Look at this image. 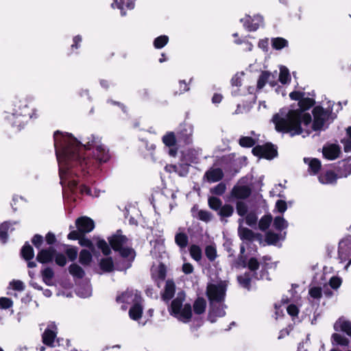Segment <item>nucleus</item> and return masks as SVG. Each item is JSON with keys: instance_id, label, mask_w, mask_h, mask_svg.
Here are the masks:
<instances>
[{"instance_id": "25", "label": "nucleus", "mask_w": 351, "mask_h": 351, "mask_svg": "<svg viewBox=\"0 0 351 351\" xmlns=\"http://www.w3.org/2000/svg\"><path fill=\"white\" fill-rule=\"evenodd\" d=\"M304 161L308 166V171L312 174L318 173L321 168V162L317 158H304Z\"/></svg>"}, {"instance_id": "36", "label": "nucleus", "mask_w": 351, "mask_h": 351, "mask_svg": "<svg viewBox=\"0 0 351 351\" xmlns=\"http://www.w3.org/2000/svg\"><path fill=\"white\" fill-rule=\"evenodd\" d=\"M284 238L285 237H282V234H276L271 231L267 232L265 235L266 241L271 245H276L280 240L284 239Z\"/></svg>"}, {"instance_id": "30", "label": "nucleus", "mask_w": 351, "mask_h": 351, "mask_svg": "<svg viewBox=\"0 0 351 351\" xmlns=\"http://www.w3.org/2000/svg\"><path fill=\"white\" fill-rule=\"evenodd\" d=\"M351 174V160L343 161L339 166V177H347Z\"/></svg>"}, {"instance_id": "40", "label": "nucleus", "mask_w": 351, "mask_h": 351, "mask_svg": "<svg viewBox=\"0 0 351 351\" xmlns=\"http://www.w3.org/2000/svg\"><path fill=\"white\" fill-rule=\"evenodd\" d=\"M69 271L73 277L77 278H82L84 276V271L77 264L71 265Z\"/></svg>"}, {"instance_id": "28", "label": "nucleus", "mask_w": 351, "mask_h": 351, "mask_svg": "<svg viewBox=\"0 0 351 351\" xmlns=\"http://www.w3.org/2000/svg\"><path fill=\"white\" fill-rule=\"evenodd\" d=\"M10 222H4L0 226V240L2 243H5L8 239V232H11L14 229Z\"/></svg>"}, {"instance_id": "59", "label": "nucleus", "mask_w": 351, "mask_h": 351, "mask_svg": "<svg viewBox=\"0 0 351 351\" xmlns=\"http://www.w3.org/2000/svg\"><path fill=\"white\" fill-rule=\"evenodd\" d=\"M287 209V205L284 200L279 199L276 202L274 212L284 213Z\"/></svg>"}, {"instance_id": "52", "label": "nucleus", "mask_w": 351, "mask_h": 351, "mask_svg": "<svg viewBox=\"0 0 351 351\" xmlns=\"http://www.w3.org/2000/svg\"><path fill=\"white\" fill-rule=\"evenodd\" d=\"M208 204L210 208L215 210H219L222 207V202L216 197H210L208 199Z\"/></svg>"}, {"instance_id": "6", "label": "nucleus", "mask_w": 351, "mask_h": 351, "mask_svg": "<svg viewBox=\"0 0 351 351\" xmlns=\"http://www.w3.org/2000/svg\"><path fill=\"white\" fill-rule=\"evenodd\" d=\"M108 241L111 247L121 256L134 258V252L131 247L130 241L122 234L121 230H117L114 234L108 237Z\"/></svg>"}, {"instance_id": "60", "label": "nucleus", "mask_w": 351, "mask_h": 351, "mask_svg": "<svg viewBox=\"0 0 351 351\" xmlns=\"http://www.w3.org/2000/svg\"><path fill=\"white\" fill-rule=\"evenodd\" d=\"M65 253L70 261H74L77 256V250L74 247H67Z\"/></svg>"}, {"instance_id": "12", "label": "nucleus", "mask_w": 351, "mask_h": 351, "mask_svg": "<svg viewBox=\"0 0 351 351\" xmlns=\"http://www.w3.org/2000/svg\"><path fill=\"white\" fill-rule=\"evenodd\" d=\"M117 301L119 303H125L132 306L135 303L142 302V298L136 290H127L121 295L117 296Z\"/></svg>"}, {"instance_id": "63", "label": "nucleus", "mask_w": 351, "mask_h": 351, "mask_svg": "<svg viewBox=\"0 0 351 351\" xmlns=\"http://www.w3.org/2000/svg\"><path fill=\"white\" fill-rule=\"evenodd\" d=\"M198 218L204 221L208 222L211 220L212 215L206 210H201L197 213Z\"/></svg>"}, {"instance_id": "14", "label": "nucleus", "mask_w": 351, "mask_h": 351, "mask_svg": "<svg viewBox=\"0 0 351 351\" xmlns=\"http://www.w3.org/2000/svg\"><path fill=\"white\" fill-rule=\"evenodd\" d=\"M243 26L250 32L256 31L263 25V19L261 15H255L253 18L247 15L244 19H241Z\"/></svg>"}, {"instance_id": "50", "label": "nucleus", "mask_w": 351, "mask_h": 351, "mask_svg": "<svg viewBox=\"0 0 351 351\" xmlns=\"http://www.w3.org/2000/svg\"><path fill=\"white\" fill-rule=\"evenodd\" d=\"M77 294L81 298H88L91 295V288L88 285L84 287H80L77 289Z\"/></svg>"}, {"instance_id": "56", "label": "nucleus", "mask_w": 351, "mask_h": 351, "mask_svg": "<svg viewBox=\"0 0 351 351\" xmlns=\"http://www.w3.org/2000/svg\"><path fill=\"white\" fill-rule=\"evenodd\" d=\"M332 340L338 345L348 346L349 341L347 338L344 337L340 334L335 333L332 336Z\"/></svg>"}, {"instance_id": "17", "label": "nucleus", "mask_w": 351, "mask_h": 351, "mask_svg": "<svg viewBox=\"0 0 351 351\" xmlns=\"http://www.w3.org/2000/svg\"><path fill=\"white\" fill-rule=\"evenodd\" d=\"M322 152L324 158L332 160L339 157L341 151L338 145L327 144L324 146Z\"/></svg>"}, {"instance_id": "47", "label": "nucleus", "mask_w": 351, "mask_h": 351, "mask_svg": "<svg viewBox=\"0 0 351 351\" xmlns=\"http://www.w3.org/2000/svg\"><path fill=\"white\" fill-rule=\"evenodd\" d=\"M189 252L191 257L196 261H199L202 259V250L198 245H192L189 248Z\"/></svg>"}, {"instance_id": "61", "label": "nucleus", "mask_w": 351, "mask_h": 351, "mask_svg": "<svg viewBox=\"0 0 351 351\" xmlns=\"http://www.w3.org/2000/svg\"><path fill=\"white\" fill-rule=\"evenodd\" d=\"M341 278L337 276H333L330 278L329 280V285L330 287L335 290L337 289L341 286Z\"/></svg>"}, {"instance_id": "38", "label": "nucleus", "mask_w": 351, "mask_h": 351, "mask_svg": "<svg viewBox=\"0 0 351 351\" xmlns=\"http://www.w3.org/2000/svg\"><path fill=\"white\" fill-rule=\"evenodd\" d=\"M345 152H351V126L346 129V136L341 141Z\"/></svg>"}, {"instance_id": "62", "label": "nucleus", "mask_w": 351, "mask_h": 351, "mask_svg": "<svg viewBox=\"0 0 351 351\" xmlns=\"http://www.w3.org/2000/svg\"><path fill=\"white\" fill-rule=\"evenodd\" d=\"M226 184L221 182L211 189V192L215 195H221L226 191Z\"/></svg>"}, {"instance_id": "19", "label": "nucleus", "mask_w": 351, "mask_h": 351, "mask_svg": "<svg viewBox=\"0 0 351 351\" xmlns=\"http://www.w3.org/2000/svg\"><path fill=\"white\" fill-rule=\"evenodd\" d=\"M202 154L200 148L189 149L183 154L184 160L186 163H196Z\"/></svg>"}, {"instance_id": "20", "label": "nucleus", "mask_w": 351, "mask_h": 351, "mask_svg": "<svg viewBox=\"0 0 351 351\" xmlns=\"http://www.w3.org/2000/svg\"><path fill=\"white\" fill-rule=\"evenodd\" d=\"M336 331H342L351 337V322L344 317H340L334 324Z\"/></svg>"}, {"instance_id": "42", "label": "nucleus", "mask_w": 351, "mask_h": 351, "mask_svg": "<svg viewBox=\"0 0 351 351\" xmlns=\"http://www.w3.org/2000/svg\"><path fill=\"white\" fill-rule=\"evenodd\" d=\"M272 221V217L271 215H264L258 222L259 229L262 231H265L268 229Z\"/></svg>"}, {"instance_id": "41", "label": "nucleus", "mask_w": 351, "mask_h": 351, "mask_svg": "<svg viewBox=\"0 0 351 351\" xmlns=\"http://www.w3.org/2000/svg\"><path fill=\"white\" fill-rule=\"evenodd\" d=\"M279 80L283 84L289 83L291 80L289 70L284 66L280 67Z\"/></svg>"}, {"instance_id": "58", "label": "nucleus", "mask_w": 351, "mask_h": 351, "mask_svg": "<svg viewBox=\"0 0 351 351\" xmlns=\"http://www.w3.org/2000/svg\"><path fill=\"white\" fill-rule=\"evenodd\" d=\"M311 298L319 300L322 297V290L319 287H311L308 291Z\"/></svg>"}, {"instance_id": "24", "label": "nucleus", "mask_w": 351, "mask_h": 351, "mask_svg": "<svg viewBox=\"0 0 351 351\" xmlns=\"http://www.w3.org/2000/svg\"><path fill=\"white\" fill-rule=\"evenodd\" d=\"M243 220L244 219L243 218H241L239 219V227L238 229L239 235L241 240L251 241L254 238V232L251 230L241 226V224L243 223Z\"/></svg>"}, {"instance_id": "49", "label": "nucleus", "mask_w": 351, "mask_h": 351, "mask_svg": "<svg viewBox=\"0 0 351 351\" xmlns=\"http://www.w3.org/2000/svg\"><path fill=\"white\" fill-rule=\"evenodd\" d=\"M84 234H79V237L77 239V240H79L80 245L82 246L88 247L92 251V252H94L95 246L93 245V243L90 239L85 238L84 237Z\"/></svg>"}, {"instance_id": "4", "label": "nucleus", "mask_w": 351, "mask_h": 351, "mask_svg": "<svg viewBox=\"0 0 351 351\" xmlns=\"http://www.w3.org/2000/svg\"><path fill=\"white\" fill-rule=\"evenodd\" d=\"M185 294L184 292H178L176 298H174L170 306L169 311L170 315L175 317L179 321L183 323H188L192 317V309L190 304L184 302Z\"/></svg>"}, {"instance_id": "8", "label": "nucleus", "mask_w": 351, "mask_h": 351, "mask_svg": "<svg viewBox=\"0 0 351 351\" xmlns=\"http://www.w3.org/2000/svg\"><path fill=\"white\" fill-rule=\"evenodd\" d=\"M314 120L313 123H310L308 127L302 123V129L308 128L310 133L314 130H321L324 129L326 121L329 117L328 111L325 110L323 108L317 106L313 110Z\"/></svg>"}, {"instance_id": "48", "label": "nucleus", "mask_w": 351, "mask_h": 351, "mask_svg": "<svg viewBox=\"0 0 351 351\" xmlns=\"http://www.w3.org/2000/svg\"><path fill=\"white\" fill-rule=\"evenodd\" d=\"M168 41L169 37L167 36H160L154 39V46L156 49H161L167 44Z\"/></svg>"}, {"instance_id": "44", "label": "nucleus", "mask_w": 351, "mask_h": 351, "mask_svg": "<svg viewBox=\"0 0 351 351\" xmlns=\"http://www.w3.org/2000/svg\"><path fill=\"white\" fill-rule=\"evenodd\" d=\"M234 213V208L230 204H225L218 211V215L221 217H229Z\"/></svg>"}, {"instance_id": "35", "label": "nucleus", "mask_w": 351, "mask_h": 351, "mask_svg": "<svg viewBox=\"0 0 351 351\" xmlns=\"http://www.w3.org/2000/svg\"><path fill=\"white\" fill-rule=\"evenodd\" d=\"M272 47L276 50H280L288 46V41L281 37L273 38L271 40Z\"/></svg>"}, {"instance_id": "64", "label": "nucleus", "mask_w": 351, "mask_h": 351, "mask_svg": "<svg viewBox=\"0 0 351 351\" xmlns=\"http://www.w3.org/2000/svg\"><path fill=\"white\" fill-rule=\"evenodd\" d=\"M55 261L59 266H64L66 263V257L63 254L56 252L54 256Z\"/></svg>"}, {"instance_id": "5", "label": "nucleus", "mask_w": 351, "mask_h": 351, "mask_svg": "<svg viewBox=\"0 0 351 351\" xmlns=\"http://www.w3.org/2000/svg\"><path fill=\"white\" fill-rule=\"evenodd\" d=\"M33 117L27 99H16L14 102L12 113L8 117L13 126L18 129L23 128L29 119Z\"/></svg>"}, {"instance_id": "9", "label": "nucleus", "mask_w": 351, "mask_h": 351, "mask_svg": "<svg viewBox=\"0 0 351 351\" xmlns=\"http://www.w3.org/2000/svg\"><path fill=\"white\" fill-rule=\"evenodd\" d=\"M77 230H73L68 234V239L76 240L80 234L91 232L95 228L94 221L88 217H81L75 221Z\"/></svg>"}, {"instance_id": "29", "label": "nucleus", "mask_w": 351, "mask_h": 351, "mask_svg": "<svg viewBox=\"0 0 351 351\" xmlns=\"http://www.w3.org/2000/svg\"><path fill=\"white\" fill-rule=\"evenodd\" d=\"M318 178L321 183L324 184H334L336 182L337 177L333 172L327 171L325 173L321 174Z\"/></svg>"}, {"instance_id": "13", "label": "nucleus", "mask_w": 351, "mask_h": 351, "mask_svg": "<svg viewBox=\"0 0 351 351\" xmlns=\"http://www.w3.org/2000/svg\"><path fill=\"white\" fill-rule=\"evenodd\" d=\"M193 126L189 123H184L180 125L178 132V140L185 144H190L193 141Z\"/></svg>"}, {"instance_id": "26", "label": "nucleus", "mask_w": 351, "mask_h": 351, "mask_svg": "<svg viewBox=\"0 0 351 351\" xmlns=\"http://www.w3.org/2000/svg\"><path fill=\"white\" fill-rule=\"evenodd\" d=\"M176 291L175 285L172 281H167L165 290L162 294V298L165 301H169L174 295Z\"/></svg>"}, {"instance_id": "33", "label": "nucleus", "mask_w": 351, "mask_h": 351, "mask_svg": "<svg viewBox=\"0 0 351 351\" xmlns=\"http://www.w3.org/2000/svg\"><path fill=\"white\" fill-rule=\"evenodd\" d=\"M188 241V236L184 232H178L175 236V242L181 250L186 247Z\"/></svg>"}, {"instance_id": "53", "label": "nucleus", "mask_w": 351, "mask_h": 351, "mask_svg": "<svg viewBox=\"0 0 351 351\" xmlns=\"http://www.w3.org/2000/svg\"><path fill=\"white\" fill-rule=\"evenodd\" d=\"M97 247L101 250L102 253L107 256L110 254L111 250L108 245V244L106 243V241L104 239H98L97 241Z\"/></svg>"}, {"instance_id": "32", "label": "nucleus", "mask_w": 351, "mask_h": 351, "mask_svg": "<svg viewBox=\"0 0 351 351\" xmlns=\"http://www.w3.org/2000/svg\"><path fill=\"white\" fill-rule=\"evenodd\" d=\"M206 302L204 298H198L193 304V310L195 314L200 315L204 313Z\"/></svg>"}, {"instance_id": "37", "label": "nucleus", "mask_w": 351, "mask_h": 351, "mask_svg": "<svg viewBox=\"0 0 351 351\" xmlns=\"http://www.w3.org/2000/svg\"><path fill=\"white\" fill-rule=\"evenodd\" d=\"M21 256L26 261L31 260L34 256V252L32 247L28 243H25L21 249Z\"/></svg>"}, {"instance_id": "2", "label": "nucleus", "mask_w": 351, "mask_h": 351, "mask_svg": "<svg viewBox=\"0 0 351 351\" xmlns=\"http://www.w3.org/2000/svg\"><path fill=\"white\" fill-rule=\"evenodd\" d=\"M314 104L313 99L302 97L298 102L299 108L293 109L289 107L281 108L272 117V122L278 132L289 133L291 136L301 134L306 137L310 134L308 128L302 129V123L308 127L312 121L311 116L304 111Z\"/></svg>"}, {"instance_id": "46", "label": "nucleus", "mask_w": 351, "mask_h": 351, "mask_svg": "<svg viewBox=\"0 0 351 351\" xmlns=\"http://www.w3.org/2000/svg\"><path fill=\"white\" fill-rule=\"evenodd\" d=\"M271 77V72L269 71H262L261 73L258 82H257V88L261 89L263 88L266 83H267V80Z\"/></svg>"}, {"instance_id": "39", "label": "nucleus", "mask_w": 351, "mask_h": 351, "mask_svg": "<svg viewBox=\"0 0 351 351\" xmlns=\"http://www.w3.org/2000/svg\"><path fill=\"white\" fill-rule=\"evenodd\" d=\"M99 267L101 269L106 272L112 271L114 267L113 261L111 258H104L100 261Z\"/></svg>"}, {"instance_id": "3", "label": "nucleus", "mask_w": 351, "mask_h": 351, "mask_svg": "<svg viewBox=\"0 0 351 351\" xmlns=\"http://www.w3.org/2000/svg\"><path fill=\"white\" fill-rule=\"evenodd\" d=\"M226 285L225 282L210 284L207 287V295L210 301L208 319L214 323L218 317L226 315L224 299L226 296Z\"/></svg>"}, {"instance_id": "21", "label": "nucleus", "mask_w": 351, "mask_h": 351, "mask_svg": "<svg viewBox=\"0 0 351 351\" xmlns=\"http://www.w3.org/2000/svg\"><path fill=\"white\" fill-rule=\"evenodd\" d=\"M250 194L251 189L247 186H235L232 191V196L240 199L247 198Z\"/></svg>"}, {"instance_id": "23", "label": "nucleus", "mask_w": 351, "mask_h": 351, "mask_svg": "<svg viewBox=\"0 0 351 351\" xmlns=\"http://www.w3.org/2000/svg\"><path fill=\"white\" fill-rule=\"evenodd\" d=\"M281 307H282L281 305H279V306H278L277 304L275 305L276 315L277 316L276 318L278 316H280V314H282L283 313L284 309H286L288 314L290 315L293 317L297 316L298 313L299 312L298 306L293 304H290L289 305H287L283 308H281Z\"/></svg>"}, {"instance_id": "45", "label": "nucleus", "mask_w": 351, "mask_h": 351, "mask_svg": "<svg viewBox=\"0 0 351 351\" xmlns=\"http://www.w3.org/2000/svg\"><path fill=\"white\" fill-rule=\"evenodd\" d=\"M80 262L83 265H88L92 261L90 252L86 250H82L80 253Z\"/></svg>"}, {"instance_id": "18", "label": "nucleus", "mask_w": 351, "mask_h": 351, "mask_svg": "<svg viewBox=\"0 0 351 351\" xmlns=\"http://www.w3.org/2000/svg\"><path fill=\"white\" fill-rule=\"evenodd\" d=\"M136 0H112L111 7L120 10L121 16H125V9L132 10Z\"/></svg>"}, {"instance_id": "7", "label": "nucleus", "mask_w": 351, "mask_h": 351, "mask_svg": "<svg viewBox=\"0 0 351 351\" xmlns=\"http://www.w3.org/2000/svg\"><path fill=\"white\" fill-rule=\"evenodd\" d=\"M247 267L250 271L245 273L243 275L239 276L237 278L238 282L242 287L250 289V284L253 278L257 280H269L267 271L261 270L259 274L256 272V270L259 267V263L256 259L254 258H250L247 263Z\"/></svg>"}, {"instance_id": "43", "label": "nucleus", "mask_w": 351, "mask_h": 351, "mask_svg": "<svg viewBox=\"0 0 351 351\" xmlns=\"http://www.w3.org/2000/svg\"><path fill=\"white\" fill-rule=\"evenodd\" d=\"M258 141V138L250 136H243L239 139V145L244 147H251L254 146Z\"/></svg>"}, {"instance_id": "31", "label": "nucleus", "mask_w": 351, "mask_h": 351, "mask_svg": "<svg viewBox=\"0 0 351 351\" xmlns=\"http://www.w3.org/2000/svg\"><path fill=\"white\" fill-rule=\"evenodd\" d=\"M53 276L54 272L51 268L47 267L42 271L43 280L48 286H51L53 285Z\"/></svg>"}, {"instance_id": "57", "label": "nucleus", "mask_w": 351, "mask_h": 351, "mask_svg": "<svg viewBox=\"0 0 351 351\" xmlns=\"http://www.w3.org/2000/svg\"><path fill=\"white\" fill-rule=\"evenodd\" d=\"M162 141L167 146H173L176 143V136L173 132H169L162 137Z\"/></svg>"}, {"instance_id": "10", "label": "nucleus", "mask_w": 351, "mask_h": 351, "mask_svg": "<svg viewBox=\"0 0 351 351\" xmlns=\"http://www.w3.org/2000/svg\"><path fill=\"white\" fill-rule=\"evenodd\" d=\"M339 258L341 263L348 261L346 269L351 264V237L342 239L339 243Z\"/></svg>"}, {"instance_id": "55", "label": "nucleus", "mask_w": 351, "mask_h": 351, "mask_svg": "<svg viewBox=\"0 0 351 351\" xmlns=\"http://www.w3.org/2000/svg\"><path fill=\"white\" fill-rule=\"evenodd\" d=\"M245 216V222L248 226L253 227L254 226H255L256 224L258 217L256 216V214L254 212H252V211L249 212Z\"/></svg>"}, {"instance_id": "16", "label": "nucleus", "mask_w": 351, "mask_h": 351, "mask_svg": "<svg viewBox=\"0 0 351 351\" xmlns=\"http://www.w3.org/2000/svg\"><path fill=\"white\" fill-rule=\"evenodd\" d=\"M56 250L53 246L50 245L48 247L42 249L37 254L36 259L42 263L51 262L54 259Z\"/></svg>"}, {"instance_id": "1", "label": "nucleus", "mask_w": 351, "mask_h": 351, "mask_svg": "<svg viewBox=\"0 0 351 351\" xmlns=\"http://www.w3.org/2000/svg\"><path fill=\"white\" fill-rule=\"evenodd\" d=\"M56 155L59 167L63 196L66 190L74 193L79 186L82 194L98 197L99 192L88 187V182L99 163L106 162L110 158L109 151L95 135L77 141L72 134L56 131L53 134Z\"/></svg>"}, {"instance_id": "34", "label": "nucleus", "mask_w": 351, "mask_h": 351, "mask_svg": "<svg viewBox=\"0 0 351 351\" xmlns=\"http://www.w3.org/2000/svg\"><path fill=\"white\" fill-rule=\"evenodd\" d=\"M273 227L278 231H282L288 227V222L281 216H277L274 219Z\"/></svg>"}, {"instance_id": "22", "label": "nucleus", "mask_w": 351, "mask_h": 351, "mask_svg": "<svg viewBox=\"0 0 351 351\" xmlns=\"http://www.w3.org/2000/svg\"><path fill=\"white\" fill-rule=\"evenodd\" d=\"M223 176V173L220 168H212L205 173V177L209 182H218L222 179Z\"/></svg>"}, {"instance_id": "15", "label": "nucleus", "mask_w": 351, "mask_h": 351, "mask_svg": "<svg viewBox=\"0 0 351 351\" xmlns=\"http://www.w3.org/2000/svg\"><path fill=\"white\" fill-rule=\"evenodd\" d=\"M57 335V326L54 323L48 324L47 328L44 331L42 339L44 344L53 347Z\"/></svg>"}, {"instance_id": "27", "label": "nucleus", "mask_w": 351, "mask_h": 351, "mask_svg": "<svg viewBox=\"0 0 351 351\" xmlns=\"http://www.w3.org/2000/svg\"><path fill=\"white\" fill-rule=\"evenodd\" d=\"M142 313L143 306L141 305V302L135 303L129 310L130 317L136 321L138 320L141 317Z\"/></svg>"}, {"instance_id": "54", "label": "nucleus", "mask_w": 351, "mask_h": 351, "mask_svg": "<svg viewBox=\"0 0 351 351\" xmlns=\"http://www.w3.org/2000/svg\"><path fill=\"white\" fill-rule=\"evenodd\" d=\"M205 254L210 261H213L217 257V250L215 246L208 245L205 249Z\"/></svg>"}, {"instance_id": "51", "label": "nucleus", "mask_w": 351, "mask_h": 351, "mask_svg": "<svg viewBox=\"0 0 351 351\" xmlns=\"http://www.w3.org/2000/svg\"><path fill=\"white\" fill-rule=\"evenodd\" d=\"M237 213L241 217H244L248 212L247 204L242 202L238 201L236 204Z\"/></svg>"}, {"instance_id": "11", "label": "nucleus", "mask_w": 351, "mask_h": 351, "mask_svg": "<svg viewBox=\"0 0 351 351\" xmlns=\"http://www.w3.org/2000/svg\"><path fill=\"white\" fill-rule=\"evenodd\" d=\"M252 152L254 155L267 159H271L277 155L276 149L270 143L257 145L252 149Z\"/></svg>"}]
</instances>
